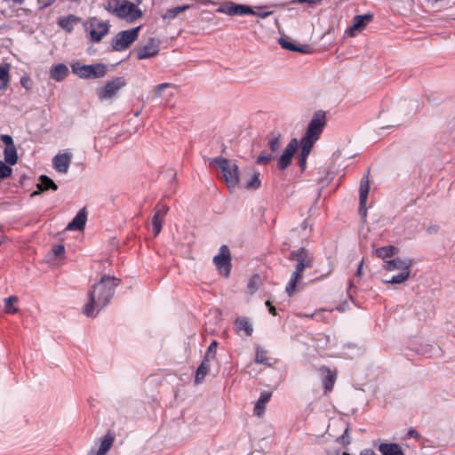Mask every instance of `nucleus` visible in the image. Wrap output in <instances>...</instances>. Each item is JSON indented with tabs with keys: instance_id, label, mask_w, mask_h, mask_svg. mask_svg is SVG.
Returning a JSON list of instances; mask_svg holds the SVG:
<instances>
[{
	"instance_id": "nucleus-14",
	"label": "nucleus",
	"mask_w": 455,
	"mask_h": 455,
	"mask_svg": "<svg viewBox=\"0 0 455 455\" xmlns=\"http://www.w3.org/2000/svg\"><path fill=\"white\" fill-rule=\"evenodd\" d=\"M0 139L5 144L4 150V162L10 165L16 164L18 162V155L12 138L7 134H2Z\"/></svg>"
},
{
	"instance_id": "nucleus-9",
	"label": "nucleus",
	"mask_w": 455,
	"mask_h": 455,
	"mask_svg": "<svg viewBox=\"0 0 455 455\" xmlns=\"http://www.w3.org/2000/svg\"><path fill=\"white\" fill-rule=\"evenodd\" d=\"M141 26L118 32L112 40L115 51L122 52L128 49L138 38Z\"/></svg>"
},
{
	"instance_id": "nucleus-20",
	"label": "nucleus",
	"mask_w": 455,
	"mask_h": 455,
	"mask_svg": "<svg viewBox=\"0 0 455 455\" xmlns=\"http://www.w3.org/2000/svg\"><path fill=\"white\" fill-rule=\"evenodd\" d=\"M318 371L322 377L325 393L330 392L335 383L336 373L324 366L319 368Z\"/></svg>"
},
{
	"instance_id": "nucleus-43",
	"label": "nucleus",
	"mask_w": 455,
	"mask_h": 455,
	"mask_svg": "<svg viewBox=\"0 0 455 455\" xmlns=\"http://www.w3.org/2000/svg\"><path fill=\"white\" fill-rule=\"evenodd\" d=\"M361 455H376L372 449H364L361 451Z\"/></svg>"
},
{
	"instance_id": "nucleus-40",
	"label": "nucleus",
	"mask_w": 455,
	"mask_h": 455,
	"mask_svg": "<svg viewBox=\"0 0 455 455\" xmlns=\"http://www.w3.org/2000/svg\"><path fill=\"white\" fill-rule=\"evenodd\" d=\"M12 170L5 162L0 161V179H5L12 175Z\"/></svg>"
},
{
	"instance_id": "nucleus-1",
	"label": "nucleus",
	"mask_w": 455,
	"mask_h": 455,
	"mask_svg": "<svg viewBox=\"0 0 455 455\" xmlns=\"http://www.w3.org/2000/svg\"><path fill=\"white\" fill-rule=\"evenodd\" d=\"M281 145V134L279 132H272L268 138L267 149L264 150L258 156L257 164H267L276 159L277 168L281 171L285 170L291 164L294 154L298 150L299 141L295 138L291 139L277 158Z\"/></svg>"
},
{
	"instance_id": "nucleus-47",
	"label": "nucleus",
	"mask_w": 455,
	"mask_h": 455,
	"mask_svg": "<svg viewBox=\"0 0 455 455\" xmlns=\"http://www.w3.org/2000/svg\"><path fill=\"white\" fill-rule=\"evenodd\" d=\"M301 228L305 231L307 228V222L305 220L301 223Z\"/></svg>"
},
{
	"instance_id": "nucleus-29",
	"label": "nucleus",
	"mask_w": 455,
	"mask_h": 455,
	"mask_svg": "<svg viewBox=\"0 0 455 455\" xmlns=\"http://www.w3.org/2000/svg\"><path fill=\"white\" fill-rule=\"evenodd\" d=\"M278 42L283 49L291 52H306L307 51V45L303 44L301 46H296L293 43L284 37L279 38Z\"/></svg>"
},
{
	"instance_id": "nucleus-51",
	"label": "nucleus",
	"mask_w": 455,
	"mask_h": 455,
	"mask_svg": "<svg viewBox=\"0 0 455 455\" xmlns=\"http://www.w3.org/2000/svg\"><path fill=\"white\" fill-rule=\"evenodd\" d=\"M15 3H19V4H21L23 2V0H14Z\"/></svg>"
},
{
	"instance_id": "nucleus-23",
	"label": "nucleus",
	"mask_w": 455,
	"mask_h": 455,
	"mask_svg": "<svg viewBox=\"0 0 455 455\" xmlns=\"http://www.w3.org/2000/svg\"><path fill=\"white\" fill-rule=\"evenodd\" d=\"M303 275L293 271L286 285L285 291L289 296H292L299 288Z\"/></svg>"
},
{
	"instance_id": "nucleus-37",
	"label": "nucleus",
	"mask_w": 455,
	"mask_h": 455,
	"mask_svg": "<svg viewBox=\"0 0 455 455\" xmlns=\"http://www.w3.org/2000/svg\"><path fill=\"white\" fill-rule=\"evenodd\" d=\"M217 346H218L217 341L213 340L207 349L204 359H207L209 361L215 359L216 353H217Z\"/></svg>"
},
{
	"instance_id": "nucleus-15",
	"label": "nucleus",
	"mask_w": 455,
	"mask_h": 455,
	"mask_svg": "<svg viewBox=\"0 0 455 455\" xmlns=\"http://www.w3.org/2000/svg\"><path fill=\"white\" fill-rule=\"evenodd\" d=\"M73 155L70 152L58 154L52 158V165L60 173H67L71 164Z\"/></svg>"
},
{
	"instance_id": "nucleus-27",
	"label": "nucleus",
	"mask_w": 455,
	"mask_h": 455,
	"mask_svg": "<svg viewBox=\"0 0 455 455\" xmlns=\"http://www.w3.org/2000/svg\"><path fill=\"white\" fill-rule=\"evenodd\" d=\"M379 451L381 455H404L401 446L397 443H380Z\"/></svg>"
},
{
	"instance_id": "nucleus-21",
	"label": "nucleus",
	"mask_w": 455,
	"mask_h": 455,
	"mask_svg": "<svg viewBox=\"0 0 455 455\" xmlns=\"http://www.w3.org/2000/svg\"><path fill=\"white\" fill-rule=\"evenodd\" d=\"M109 27L106 22H98L92 24L90 31L91 40L93 42H100L108 33Z\"/></svg>"
},
{
	"instance_id": "nucleus-36",
	"label": "nucleus",
	"mask_w": 455,
	"mask_h": 455,
	"mask_svg": "<svg viewBox=\"0 0 455 455\" xmlns=\"http://www.w3.org/2000/svg\"><path fill=\"white\" fill-rule=\"evenodd\" d=\"M255 362L257 363H263V364L269 365L268 359L267 357V351L264 350L259 346H258L256 347Z\"/></svg>"
},
{
	"instance_id": "nucleus-42",
	"label": "nucleus",
	"mask_w": 455,
	"mask_h": 455,
	"mask_svg": "<svg viewBox=\"0 0 455 455\" xmlns=\"http://www.w3.org/2000/svg\"><path fill=\"white\" fill-rule=\"evenodd\" d=\"M65 251V247L62 244H57L52 247V253L54 256L58 257L61 254H63Z\"/></svg>"
},
{
	"instance_id": "nucleus-50",
	"label": "nucleus",
	"mask_w": 455,
	"mask_h": 455,
	"mask_svg": "<svg viewBox=\"0 0 455 455\" xmlns=\"http://www.w3.org/2000/svg\"><path fill=\"white\" fill-rule=\"evenodd\" d=\"M415 104H416V109H415V112H416L419 108V103L418 101H415Z\"/></svg>"
},
{
	"instance_id": "nucleus-44",
	"label": "nucleus",
	"mask_w": 455,
	"mask_h": 455,
	"mask_svg": "<svg viewBox=\"0 0 455 455\" xmlns=\"http://www.w3.org/2000/svg\"><path fill=\"white\" fill-rule=\"evenodd\" d=\"M347 431H348V428L347 427V428L345 429L344 434L339 437V439H341V440H342V442H343L344 443H349V440L345 441V439H346V437H347Z\"/></svg>"
},
{
	"instance_id": "nucleus-52",
	"label": "nucleus",
	"mask_w": 455,
	"mask_h": 455,
	"mask_svg": "<svg viewBox=\"0 0 455 455\" xmlns=\"http://www.w3.org/2000/svg\"><path fill=\"white\" fill-rule=\"evenodd\" d=\"M342 455H349L348 453L343 452Z\"/></svg>"
},
{
	"instance_id": "nucleus-11",
	"label": "nucleus",
	"mask_w": 455,
	"mask_h": 455,
	"mask_svg": "<svg viewBox=\"0 0 455 455\" xmlns=\"http://www.w3.org/2000/svg\"><path fill=\"white\" fill-rule=\"evenodd\" d=\"M289 259L296 262L294 271L300 274H302L306 268L312 267L314 262V259L310 251L304 248H299V250L291 251Z\"/></svg>"
},
{
	"instance_id": "nucleus-39",
	"label": "nucleus",
	"mask_w": 455,
	"mask_h": 455,
	"mask_svg": "<svg viewBox=\"0 0 455 455\" xmlns=\"http://www.w3.org/2000/svg\"><path fill=\"white\" fill-rule=\"evenodd\" d=\"M188 6H178L173 9H171L167 12V13L164 16V19H173L175 18L180 12L185 11L188 9Z\"/></svg>"
},
{
	"instance_id": "nucleus-31",
	"label": "nucleus",
	"mask_w": 455,
	"mask_h": 455,
	"mask_svg": "<svg viewBox=\"0 0 455 455\" xmlns=\"http://www.w3.org/2000/svg\"><path fill=\"white\" fill-rule=\"evenodd\" d=\"M270 394L262 393L254 406V414L260 417L265 411V404L269 401Z\"/></svg>"
},
{
	"instance_id": "nucleus-46",
	"label": "nucleus",
	"mask_w": 455,
	"mask_h": 455,
	"mask_svg": "<svg viewBox=\"0 0 455 455\" xmlns=\"http://www.w3.org/2000/svg\"><path fill=\"white\" fill-rule=\"evenodd\" d=\"M362 267H363V261L360 262L359 264V267H358V269H357V272H356V275H361V272H362Z\"/></svg>"
},
{
	"instance_id": "nucleus-34",
	"label": "nucleus",
	"mask_w": 455,
	"mask_h": 455,
	"mask_svg": "<svg viewBox=\"0 0 455 455\" xmlns=\"http://www.w3.org/2000/svg\"><path fill=\"white\" fill-rule=\"evenodd\" d=\"M18 301L16 296H11L4 299V310L8 314H14L18 311V307L15 306Z\"/></svg>"
},
{
	"instance_id": "nucleus-17",
	"label": "nucleus",
	"mask_w": 455,
	"mask_h": 455,
	"mask_svg": "<svg viewBox=\"0 0 455 455\" xmlns=\"http://www.w3.org/2000/svg\"><path fill=\"white\" fill-rule=\"evenodd\" d=\"M371 14L356 15L353 20V24L347 31L349 36H355L357 33L361 32L367 24L371 20Z\"/></svg>"
},
{
	"instance_id": "nucleus-6",
	"label": "nucleus",
	"mask_w": 455,
	"mask_h": 455,
	"mask_svg": "<svg viewBox=\"0 0 455 455\" xmlns=\"http://www.w3.org/2000/svg\"><path fill=\"white\" fill-rule=\"evenodd\" d=\"M217 164L221 170L223 179L230 190H234L239 186L240 171L238 165L224 157H215L211 160Z\"/></svg>"
},
{
	"instance_id": "nucleus-7",
	"label": "nucleus",
	"mask_w": 455,
	"mask_h": 455,
	"mask_svg": "<svg viewBox=\"0 0 455 455\" xmlns=\"http://www.w3.org/2000/svg\"><path fill=\"white\" fill-rule=\"evenodd\" d=\"M73 74L82 79H98L104 77L108 68L105 64L97 63L92 65H85L79 61L71 64Z\"/></svg>"
},
{
	"instance_id": "nucleus-28",
	"label": "nucleus",
	"mask_w": 455,
	"mask_h": 455,
	"mask_svg": "<svg viewBox=\"0 0 455 455\" xmlns=\"http://www.w3.org/2000/svg\"><path fill=\"white\" fill-rule=\"evenodd\" d=\"M37 188L39 189V191H35L31 195L32 196L38 195L41 191H45L48 189H52L55 191L58 189V187L54 183V181L51 180L49 177L45 175H41L39 178V183L37 184Z\"/></svg>"
},
{
	"instance_id": "nucleus-38",
	"label": "nucleus",
	"mask_w": 455,
	"mask_h": 455,
	"mask_svg": "<svg viewBox=\"0 0 455 455\" xmlns=\"http://www.w3.org/2000/svg\"><path fill=\"white\" fill-rule=\"evenodd\" d=\"M9 81V70L8 68L0 67V89L4 88Z\"/></svg>"
},
{
	"instance_id": "nucleus-41",
	"label": "nucleus",
	"mask_w": 455,
	"mask_h": 455,
	"mask_svg": "<svg viewBox=\"0 0 455 455\" xmlns=\"http://www.w3.org/2000/svg\"><path fill=\"white\" fill-rule=\"evenodd\" d=\"M259 283V277L258 275H254L251 278V280L248 283V290L251 293L257 291Z\"/></svg>"
},
{
	"instance_id": "nucleus-45",
	"label": "nucleus",
	"mask_w": 455,
	"mask_h": 455,
	"mask_svg": "<svg viewBox=\"0 0 455 455\" xmlns=\"http://www.w3.org/2000/svg\"><path fill=\"white\" fill-rule=\"evenodd\" d=\"M266 305L269 307V312L272 314V315H275V308L270 304L269 301H267L266 302Z\"/></svg>"
},
{
	"instance_id": "nucleus-35",
	"label": "nucleus",
	"mask_w": 455,
	"mask_h": 455,
	"mask_svg": "<svg viewBox=\"0 0 455 455\" xmlns=\"http://www.w3.org/2000/svg\"><path fill=\"white\" fill-rule=\"evenodd\" d=\"M78 21V19L73 15L60 20V25L68 32L73 30L74 25Z\"/></svg>"
},
{
	"instance_id": "nucleus-32",
	"label": "nucleus",
	"mask_w": 455,
	"mask_h": 455,
	"mask_svg": "<svg viewBox=\"0 0 455 455\" xmlns=\"http://www.w3.org/2000/svg\"><path fill=\"white\" fill-rule=\"evenodd\" d=\"M376 255L380 259H386L395 255L398 249L393 245H387L376 249Z\"/></svg>"
},
{
	"instance_id": "nucleus-30",
	"label": "nucleus",
	"mask_w": 455,
	"mask_h": 455,
	"mask_svg": "<svg viewBox=\"0 0 455 455\" xmlns=\"http://www.w3.org/2000/svg\"><path fill=\"white\" fill-rule=\"evenodd\" d=\"M210 362L211 361L204 358L203 362L197 368L195 379L196 384L201 383L204 377L207 375L210 369Z\"/></svg>"
},
{
	"instance_id": "nucleus-13",
	"label": "nucleus",
	"mask_w": 455,
	"mask_h": 455,
	"mask_svg": "<svg viewBox=\"0 0 455 455\" xmlns=\"http://www.w3.org/2000/svg\"><path fill=\"white\" fill-rule=\"evenodd\" d=\"M115 442V436L108 433L95 441L87 455H107Z\"/></svg>"
},
{
	"instance_id": "nucleus-49",
	"label": "nucleus",
	"mask_w": 455,
	"mask_h": 455,
	"mask_svg": "<svg viewBox=\"0 0 455 455\" xmlns=\"http://www.w3.org/2000/svg\"><path fill=\"white\" fill-rule=\"evenodd\" d=\"M435 231H436V228H428V232H429V233H432V232H435Z\"/></svg>"
},
{
	"instance_id": "nucleus-26",
	"label": "nucleus",
	"mask_w": 455,
	"mask_h": 455,
	"mask_svg": "<svg viewBox=\"0 0 455 455\" xmlns=\"http://www.w3.org/2000/svg\"><path fill=\"white\" fill-rule=\"evenodd\" d=\"M219 12H226L229 15H244V14H255L252 9L249 6L243 4H234L228 8V10H224L223 8H220Z\"/></svg>"
},
{
	"instance_id": "nucleus-3",
	"label": "nucleus",
	"mask_w": 455,
	"mask_h": 455,
	"mask_svg": "<svg viewBox=\"0 0 455 455\" xmlns=\"http://www.w3.org/2000/svg\"><path fill=\"white\" fill-rule=\"evenodd\" d=\"M326 124L325 114L322 111L315 112L310 120L304 136L301 138L299 146V164L302 170L307 166V158L310 154L313 146L319 140L321 133Z\"/></svg>"
},
{
	"instance_id": "nucleus-2",
	"label": "nucleus",
	"mask_w": 455,
	"mask_h": 455,
	"mask_svg": "<svg viewBox=\"0 0 455 455\" xmlns=\"http://www.w3.org/2000/svg\"><path fill=\"white\" fill-rule=\"evenodd\" d=\"M118 283L119 280L113 276H102L100 281L96 283L89 292V301L84 307V315L90 317L96 316L110 301Z\"/></svg>"
},
{
	"instance_id": "nucleus-25",
	"label": "nucleus",
	"mask_w": 455,
	"mask_h": 455,
	"mask_svg": "<svg viewBox=\"0 0 455 455\" xmlns=\"http://www.w3.org/2000/svg\"><path fill=\"white\" fill-rule=\"evenodd\" d=\"M235 330L238 333L243 331L246 336H251L253 332V326L247 317H238L235 322Z\"/></svg>"
},
{
	"instance_id": "nucleus-18",
	"label": "nucleus",
	"mask_w": 455,
	"mask_h": 455,
	"mask_svg": "<svg viewBox=\"0 0 455 455\" xmlns=\"http://www.w3.org/2000/svg\"><path fill=\"white\" fill-rule=\"evenodd\" d=\"M370 190V184L367 176H364L360 183L359 197H360V207L359 213L363 216H366V202Z\"/></svg>"
},
{
	"instance_id": "nucleus-16",
	"label": "nucleus",
	"mask_w": 455,
	"mask_h": 455,
	"mask_svg": "<svg viewBox=\"0 0 455 455\" xmlns=\"http://www.w3.org/2000/svg\"><path fill=\"white\" fill-rule=\"evenodd\" d=\"M169 207L164 204H158L155 209V214L152 218V226L155 235H158L162 230V225L164 216L167 213Z\"/></svg>"
},
{
	"instance_id": "nucleus-12",
	"label": "nucleus",
	"mask_w": 455,
	"mask_h": 455,
	"mask_svg": "<svg viewBox=\"0 0 455 455\" xmlns=\"http://www.w3.org/2000/svg\"><path fill=\"white\" fill-rule=\"evenodd\" d=\"M213 262L221 275L224 276L229 275L231 267V256L227 245L220 246L219 253L213 258Z\"/></svg>"
},
{
	"instance_id": "nucleus-33",
	"label": "nucleus",
	"mask_w": 455,
	"mask_h": 455,
	"mask_svg": "<svg viewBox=\"0 0 455 455\" xmlns=\"http://www.w3.org/2000/svg\"><path fill=\"white\" fill-rule=\"evenodd\" d=\"M260 184L259 172L257 171H251L249 180L245 184V188L248 189H257L260 187Z\"/></svg>"
},
{
	"instance_id": "nucleus-5",
	"label": "nucleus",
	"mask_w": 455,
	"mask_h": 455,
	"mask_svg": "<svg viewBox=\"0 0 455 455\" xmlns=\"http://www.w3.org/2000/svg\"><path fill=\"white\" fill-rule=\"evenodd\" d=\"M411 265V260L408 259L396 258L385 261L383 269L388 272L397 271L398 274L386 276L382 282L387 284H399L406 282L410 277Z\"/></svg>"
},
{
	"instance_id": "nucleus-4",
	"label": "nucleus",
	"mask_w": 455,
	"mask_h": 455,
	"mask_svg": "<svg viewBox=\"0 0 455 455\" xmlns=\"http://www.w3.org/2000/svg\"><path fill=\"white\" fill-rule=\"evenodd\" d=\"M105 9L128 23H133L143 15L142 11L133 3L128 0H108Z\"/></svg>"
},
{
	"instance_id": "nucleus-8",
	"label": "nucleus",
	"mask_w": 455,
	"mask_h": 455,
	"mask_svg": "<svg viewBox=\"0 0 455 455\" xmlns=\"http://www.w3.org/2000/svg\"><path fill=\"white\" fill-rule=\"evenodd\" d=\"M126 84V80L124 77L116 76L108 81L103 86L97 87L95 93L100 101L111 100L117 96L118 92Z\"/></svg>"
},
{
	"instance_id": "nucleus-22",
	"label": "nucleus",
	"mask_w": 455,
	"mask_h": 455,
	"mask_svg": "<svg viewBox=\"0 0 455 455\" xmlns=\"http://www.w3.org/2000/svg\"><path fill=\"white\" fill-rule=\"evenodd\" d=\"M87 220V212L85 209H82L77 212L76 217L67 226L68 230H83Z\"/></svg>"
},
{
	"instance_id": "nucleus-10",
	"label": "nucleus",
	"mask_w": 455,
	"mask_h": 455,
	"mask_svg": "<svg viewBox=\"0 0 455 455\" xmlns=\"http://www.w3.org/2000/svg\"><path fill=\"white\" fill-rule=\"evenodd\" d=\"M161 40L157 37H149L142 42L135 50L138 60H147L158 55L160 52Z\"/></svg>"
},
{
	"instance_id": "nucleus-48",
	"label": "nucleus",
	"mask_w": 455,
	"mask_h": 455,
	"mask_svg": "<svg viewBox=\"0 0 455 455\" xmlns=\"http://www.w3.org/2000/svg\"><path fill=\"white\" fill-rule=\"evenodd\" d=\"M269 14H270V12H265V13L259 14V17H261V18H266V17H267Z\"/></svg>"
},
{
	"instance_id": "nucleus-19",
	"label": "nucleus",
	"mask_w": 455,
	"mask_h": 455,
	"mask_svg": "<svg viewBox=\"0 0 455 455\" xmlns=\"http://www.w3.org/2000/svg\"><path fill=\"white\" fill-rule=\"evenodd\" d=\"M175 85L170 83H164L154 87V98H163L165 101H169L173 96Z\"/></svg>"
},
{
	"instance_id": "nucleus-24",
	"label": "nucleus",
	"mask_w": 455,
	"mask_h": 455,
	"mask_svg": "<svg viewBox=\"0 0 455 455\" xmlns=\"http://www.w3.org/2000/svg\"><path fill=\"white\" fill-rule=\"evenodd\" d=\"M68 72V67L65 64L60 63L51 68L50 76L57 82H61L67 77Z\"/></svg>"
}]
</instances>
